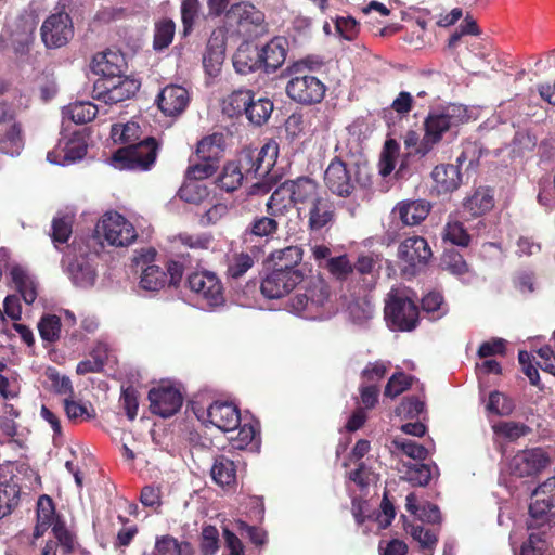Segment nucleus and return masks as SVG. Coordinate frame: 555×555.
Wrapping results in <instances>:
<instances>
[{
    "instance_id": "obj_27",
    "label": "nucleus",
    "mask_w": 555,
    "mask_h": 555,
    "mask_svg": "<svg viewBox=\"0 0 555 555\" xmlns=\"http://www.w3.org/2000/svg\"><path fill=\"white\" fill-rule=\"evenodd\" d=\"M287 184L288 181L285 180L273 191V193L268 198L266 203L268 215L282 218L285 217L294 207L291 188Z\"/></svg>"
},
{
    "instance_id": "obj_18",
    "label": "nucleus",
    "mask_w": 555,
    "mask_h": 555,
    "mask_svg": "<svg viewBox=\"0 0 555 555\" xmlns=\"http://www.w3.org/2000/svg\"><path fill=\"white\" fill-rule=\"evenodd\" d=\"M207 418L218 429L233 431L241 424V411L232 402L215 401L207 409Z\"/></svg>"
},
{
    "instance_id": "obj_29",
    "label": "nucleus",
    "mask_w": 555,
    "mask_h": 555,
    "mask_svg": "<svg viewBox=\"0 0 555 555\" xmlns=\"http://www.w3.org/2000/svg\"><path fill=\"white\" fill-rule=\"evenodd\" d=\"M37 522L34 529V537L36 539L43 535V533L54 525L57 518L55 505L51 496L42 494L37 501L36 509Z\"/></svg>"
},
{
    "instance_id": "obj_15",
    "label": "nucleus",
    "mask_w": 555,
    "mask_h": 555,
    "mask_svg": "<svg viewBox=\"0 0 555 555\" xmlns=\"http://www.w3.org/2000/svg\"><path fill=\"white\" fill-rule=\"evenodd\" d=\"M287 185L291 188L294 207L299 214L325 193L321 184L315 179L308 176L287 179Z\"/></svg>"
},
{
    "instance_id": "obj_43",
    "label": "nucleus",
    "mask_w": 555,
    "mask_h": 555,
    "mask_svg": "<svg viewBox=\"0 0 555 555\" xmlns=\"http://www.w3.org/2000/svg\"><path fill=\"white\" fill-rule=\"evenodd\" d=\"M492 430L496 436L508 441H516L517 439L526 437L532 433V428L528 425L514 421L499 422L492 425Z\"/></svg>"
},
{
    "instance_id": "obj_60",
    "label": "nucleus",
    "mask_w": 555,
    "mask_h": 555,
    "mask_svg": "<svg viewBox=\"0 0 555 555\" xmlns=\"http://www.w3.org/2000/svg\"><path fill=\"white\" fill-rule=\"evenodd\" d=\"M443 240L449 241L453 245L467 247L472 237L462 222L453 221L446 224L443 230Z\"/></svg>"
},
{
    "instance_id": "obj_30",
    "label": "nucleus",
    "mask_w": 555,
    "mask_h": 555,
    "mask_svg": "<svg viewBox=\"0 0 555 555\" xmlns=\"http://www.w3.org/2000/svg\"><path fill=\"white\" fill-rule=\"evenodd\" d=\"M122 67V56L112 51L98 53L92 60L93 72L101 76H121Z\"/></svg>"
},
{
    "instance_id": "obj_13",
    "label": "nucleus",
    "mask_w": 555,
    "mask_h": 555,
    "mask_svg": "<svg viewBox=\"0 0 555 555\" xmlns=\"http://www.w3.org/2000/svg\"><path fill=\"white\" fill-rule=\"evenodd\" d=\"M550 463L551 459L542 448L526 449L512 457L509 472L518 478L532 477L545 469Z\"/></svg>"
},
{
    "instance_id": "obj_57",
    "label": "nucleus",
    "mask_w": 555,
    "mask_h": 555,
    "mask_svg": "<svg viewBox=\"0 0 555 555\" xmlns=\"http://www.w3.org/2000/svg\"><path fill=\"white\" fill-rule=\"evenodd\" d=\"M441 268L454 275H463L469 271L464 257L454 249H448L443 253Z\"/></svg>"
},
{
    "instance_id": "obj_4",
    "label": "nucleus",
    "mask_w": 555,
    "mask_h": 555,
    "mask_svg": "<svg viewBox=\"0 0 555 555\" xmlns=\"http://www.w3.org/2000/svg\"><path fill=\"white\" fill-rule=\"evenodd\" d=\"M159 143L153 137H146L137 144L118 149L112 155V165L119 170L147 171L156 163Z\"/></svg>"
},
{
    "instance_id": "obj_45",
    "label": "nucleus",
    "mask_w": 555,
    "mask_h": 555,
    "mask_svg": "<svg viewBox=\"0 0 555 555\" xmlns=\"http://www.w3.org/2000/svg\"><path fill=\"white\" fill-rule=\"evenodd\" d=\"M87 147L88 145L82 137L74 135L65 144L64 158L61 164L67 165L76 160L82 159L87 154ZM47 158L51 163H56V160L52 159V153H48ZM57 164L60 163L57 162Z\"/></svg>"
},
{
    "instance_id": "obj_49",
    "label": "nucleus",
    "mask_w": 555,
    "mask_h": 555,
    "mask_svg": "<svg viewBox=\"0 0 555 555\" xmlns=\"http://www.w3.org/2000/svg\"><path fill=\"white\" fill-rule=\"evenodd\" d=\"M139 89L140 82L138 80L121 76L119 81H117L115 89L111 91V96H108L106 104H117L128 100L133 96Z\"/></svg>"
},
{
    "instance_id": "obj_38",
    "label": "nucleus",
    "mask_w": 555,
    "mask_h": 555,
    "mask_svg": "<svg viewBox=\"0 0 555 555\" xmlns=\"http://www.w3.org/2000/svg\"><path fill=\"white\" fill-rule=\"evenodd\" d=\"M194 550L190 542H179L176 538L167 534L157 538L153 555H193Z\"/></svg>"
},
{
    "instance_id": "obj_51",
    "label": "nucleus",
    "mask_w": 555,
    "mask_h": 555,
    "mask_svg": "<svg viewBox=\"0 0 555 555\" xmlns=\"http://www.w3.org/2000/svg\"><path fill=\"white\" fill-rule=\"evenodd\" d=\"M37 327L43 341L55 343L60 338L62 327L61 319L55 314H43Z\"/></svg>"
},
{
    "instance_id": "obj_33",
    "label": "nucleus",
    "mask_w": 555,
    "mask_h": 555,
    "mask_svg": "<svg viewBox=\"0 0 555 555\" xmlns=\"http://www.w3.org/2000/svg\"><path fill=\"white\" fill-rule=\"evenodd\" d=\"M304 250L297 245L287 246L283 249L275 250L272 254L275 269L284 271H302L300 263L302 261Z\"/></svg>"
},
{
    "instance_id": "obj_1",
    "label": "nucleus",
    "mask_w": 555,
    "mask_h": 555,
    "mask_svg": "<svg viewBox=\"0 0 555 555\" xmlns=\"http://www.w3.org/2000/svg\"><path fill=\"white\" fill-rule=\"evenodd\" d=\"M372 178V168L366 162H341L340 158H333L324 172L325 186L339 197L351 196L357 188H369Z\"/></svg>"
},
{
    "instance_id": "obj_59",
    "label": "nucleus",
    "mask_w": 555,
    "mask_h": 555,
    "mask_svg": "<svg viewBox=\"0 0 555 555\" xmlns=\"http://www.w3.org/2000/svg\"><path fill=\"white\" fill-rule=\"evenodd\" d=\"M313 310L323 307L330 298V287L324 280H317L309 284L305 291Z\"/></svg>"
},
{
    "instance_id": "obj_44",
    "label": "nucleus",
    "mask_w": 555,
    "mask_h": 555,
    "mask_svg": "<svg viewBox=\"0 0 555 555\" xmlns=\"http://www.w3.org/2000/svg\"><path fill=\"white\" fill-rule=\"evenodd\" d=\"M244 176L234 162H228L217 178V184L225 192L236 191L243 183Z\"/></svg>"
},
{
    "instance_id": "obj_17",
    "label": "nucleus",
    "mask_w": 555,
    "mask_h": 555,
    "mask_svg": "<svg viewBox=\"0 0 555 555\" xmlns=\"http://www.w3.org/2000/svg\"><path fill=\"white\" fill-rule=\"evenodd\" d=\"M157 105L166 116L181 115L190 103L189 91L179 85L166 86L157 96Z\"/></svg>"
},
{
    "instance_id": "obj_37",
    "label": "nucleus",
    "mask_w": 555,
    "mask_h": 555,
    "mask_svg": "<svg viewBox=\"0 0 555 555\" xmlns=\"http://www.w3.org/2000/svg\"><path fill=\"white\" fill-rule=\"evenodd\" d=\"M223 152V135L214 133L204 137L196 147V155L201 160H210L218 164Z\"/></svg>"
},
{
    "instance_id": "obj_16",
    "label": "nucleus",
    "mask_w": 555,
    "mask_h": 555,
    "mask_svg": "<svg viewBox=\"0 0 555 555\" xmlns=\"http://www.w3.org/2000/svg\"><path fill=\"white\" fill-rule=\"evenodd\" d=\"M365 126L363 120H356L346 129V134L337 145V155L334 158H340L341 162H363L362 160V128Z\"/></svg>"
},
{
    "instance_id": "obj_55",
    "label": "nucleus",
    "mask_w": 555,
    "mask_h": 555,
    "mask_svg": "<svg viewBox=\"0 0 555 555\" xmlns=\"http://www.w3.org/2000/svg\"><path fill=\"white\" fill-rule=\"evenodd\" d=\"M486 409L492 414L507 416L514 411L515 404L511 398L498 390H494L489 395Z\"/></svg>"
},
{
    "instance_id": "obj_50",
    "label": "nucleus",
    "mask_w": 555,
    "mask_h": 555,
    "mask_svg": "<svg viewBox=\"0 0 555 555\" xmlns=\"http://www.w3.org/2000/svg\"><path fill=\"white\" fill-rule=\"evenodd\" d=\"M23 146L22 129L18 125L13 124L0 141V151L4 154L16 156L20 155Z\"/></svg>"
},
{
    "instance_id": "obj_52",
    "label": "nucleus",
    "mask_w": 555,
    "mask_h": 555,
    "mask_svg": "<svg viewBox=\"0 0 555 555\" xmlns=\"http://www.w3.org/2000/svg\"><path fill=\"white\" fill-rule=\"evenodd\" d=\"M106 360V350L98 347L91 351L89 359L82 360L77 364L76 373L78 375L100 373L103 371Z\"/></svg>"
},
{
    "instance_id": "obj_32",
    "label": "nucleus",
    "mask_w": 555,
    "mask_h": 555,
    "mask_svg": "<svg viewBox=\"0 0 555 555\" xmlns=\"http://www.w3.org/2000/svg\"><path fill=\"white\" fill-rule=\"evenodd\" d=\"M254 92L248 89H237L231 92L222 102V112L229 117L245 115L251 103Z\"/></svg>"
},
{
    "instance_id": "obj_46",
    "label": "nucleus",
    "mask_w": 555,
    "mask_h": 555,
    "mask_svg": "<svg viewBox=\"0 0 555 555\" xmlns=\"http://www.w3.org/2000/svg\"><path fill=\"white\" fill-rule=\"evenodd\" d=\"M538 532H531L528 539L522 543L519 555H543L550 544L547 542V531L550 529H538Z\"/></svg>"
},
{
    "instance_id": "obj_34",
    "label": "nucleus",
    "mask_w": 555,
    "mask_h": 555,
    "mask_svg": "<svg viewBox=\"0 0 555 555\" xmlns=\"http://www.w3.org/2000/svg\"><path fill=\"white\" fill-rule=\"evenodd\" d=\"M405 501L406 509L421 521L433 525H439L441 522V513L436 504L426 502L423 505H418L414 493L408 494Z\"/></svg>"
},
{
    "instance_id": "obj_14",
    "label": "nucleus",
    "mask_w": 555,
    "mask_h": 555,
    "mask_svg": "<svg viewBox=\"0 0 555 555\" xmlns=\"http://www.w3.org/2000/svg\"><path fill=\"white\" fill-rule=\"evenodd\" d=\"M151 412L163 418L175 415L182 406V393L172 386L154 387L149 391Z\"/></svg>"
},
{
    "instance_id": "obj_9",
    "label": "nucleus",
    "mask_w": 555,
    "mask_h": 555,
    "mask_svg": "<svg viewBox=\"0 0 555 555\" xmlns=\"http://www.w3.org/2000/svg\"><path fill=\"white\" fill-rule=\"evenodd\" d=\"M186 284L189 289L209 307H219L225 301L222 282L214 272H193L188 276Z\"/></svg>"
},
{
    "instance_id": "obj_23",
    "label": "nucleus",
    "mask_w": 555,
    "mask_h": 555,
    "mask_svg": "<svg viewBox=\"0 0 555 555\" xmlns=\"http://www.w3.org/2000/svg\"><path fill=\"white\" fill-rule=\"evenodd\" d=\"M225 42L221 31L214 30L208 39L204 55L203 65L206 72L212 76L217 72L224 60Z\"/></svg>"
},
{
    "instance_id": "obj_8",
    "label": "nucleus",
    "mask_w": 555,
    "mask_h": 555,
    "mask_svg": "<svg viewBox=\"0 0 555 555\" xmlns=\"http://www.w3.org/2000/svg\"><path fill=\"white\" fill-rule=\"evenodd\" d=\"M96 233L111 246L131 245L138 237L133 224L119 212H107L96 225Z\"/></svg>"
},
{
    "instance_id": "obj_62",
    "label": "nucleus",
    "mask_w": 555,
    "mask_h": 555,
    "mask_svg": "<svg viewBox=\"0 0 555 555\" xmlns=\"http://www.w3.org/2000/svg\"><path fill=\"white\" fill-rule=\"evenodd\" d=\"M51 238L54 245L67 243L73 233V220L68 216L55 217L52 220Z\"/></svg>"
},
{
    "instance_id": "obj_40",
    "label": "nucleus",
    "mask_w": 555,
    "mask_h": 555,
    "mask_svg": "<svg viewBox=\"0 0 555 555\" xmlns=\"http://www.w3.org/2000/svg\"><path fill=\"white\" fill-rule=\"evenodd\" d=\"M494 205L493 196L488 190L478 189L473 195L467 197L464 202V208L472 216H482L492 209Z\"/></svg>"
},
{
    "instance_id": "obj_2",
    "label": "nucleus",
    "mask_w": 555,
    "mask_h": 555,
    "mask_svg": "<svg viewBox=\"0 0 555 555\" xmlns=\"http://www.w3.org/2000/svg\"><path fill=\"white\" fill-rule=\"evenodd\" d=\"M314 68V63L309 59L287 67L291 78L286 83L285 91L295 103L311 106L323 101L327 87L320 78L312 75Z\"/></svg>"
},
{
    "instance_id": "obj_12",
    "label": "nucleus",
    "mask_w": 555,
    "mask_h": 555,
    "mask_svg": "<svg viewBox=\"0 0 555 555\" xmlns=\"http://www.w3.org/2000/svg\"><path fill=\"white\" fill-rule=\"evenodd\" d=\"M73 251L79 250V254L72 258L70 254L64 257L67 273L73 283L79 287L92 286L96 279V271L88 258L87 247H82L76 240L72 244Z\"/></svg>"
},
{
    "instance_id": "obj_64",
    "label": "nucleus",
    "mask_w": 555,
    "mask_h": 555,
    "mask_svg": "<svg viewBox=\"0 0 555 555\" xmlns=\"http://www.w3.org/2000/svg\"><path fill=\"white\" fill-rule=\"evenodd\" d=\"M203 555H215L219 550V531L215 526H204L201 533L199 543Z\"/></svg>"
},
{
    "instance_id": "obj_21",
    "label": "nucleus",
    "mask_w": 555,
    "mask_h": 555,
    "mask_svg": "<svg viewBox=\"0 0 555 555\" xmlns=\"http://www.w3.org/2000/svg\"><path fill=\"white\" fill-rule=\"evenodd\" d=\"M288 42L284 37H274L262 48H259L263 70L266 73L275 72L280 68L287 55Z\"/></svg>"
},
{
    "instance_id": "obj_48",
    "label": "nucleus",
    "mask_w": 555,
    "mask_h": 555,
    "mask_svg": "<svg viewBox=\"0 0 555 555\" xmlns=\"http://www.w3.org/2000/svg\"><path fill=\"white\" fill-rule=\"evenodd\" d=\"M391 443V453L401 452L406 456L418 461L425 460L428 455V451L424 446L404 437H397Z\"/></svg>"
},
{
    "instance_id": "obj_42",
    "label": "nucleus",
    "mask_w": 555,
    "mask_h": 555,
    "mask_svg": "<svg viewBox=\"0 0 555 555\" xmlns=\"http://www.w3.org/2000/svg\"><path fill=\"white\" fill-rule=\"evenodd\" d=\"M20 493L17 483L10 481L0 483V519L9 516L17 507Z\"/></svg>"
},
{
    "instance_id": "obj_3",
    "label": "nucleus",
    "mask_w": 555,
    "mask_h": 555,
    "mask_svg": "<svg viewBox=\"0 0 555 555\" xmlns=\"http://www.w3.org/2000/svg\"><path fill=\"white\" fill-rule=\"evenodd\" d=\"M413 292L405 286L392 287L384 306V319L393 331L410 332L418 324V307Z\"/></svg>"
},
{
    "instance_id": "obj_47",
    "label": "nucleus",
    "mask_w": 555,
    "mask_h": 555,
    "mask_svg": "<svg viewBox=\"0 0 555 555\" xmlns=\"http://www.w3.org/2000/svg\"><path fill=\"white\" fill-rule=\"evenodd\" d=\"M167 283V273L163 271L158 266H147L140 279V286L150 292H157L165 287Z\"/></svg>"
},
{
    "instance_id": "obj_31",
    "label": "nucleus",
    "mask_w": 555,
    "mask_h": 555,
    "mask_svg": "<svg viewBox=\"0 0 555 555\" xmlns=\"http://www.w3.org/2000/svg\"><path fill=\"white\" fill-rule=\"evenodd\" d=\"M278 217L268 215V216H257L246 228L244 235L245 236H254L257 238H264L269 241L273 238L279 230L280 222Z\"/></svg>"
},
{
    "instance_id": "obj_35",
    "label": "nucleus",
    "mask_w": 555,
    "mask_h": 555,
    "mask_svg": "<svg viewBox=\"0 0 555 555\" xmlns=\"http://www.w3.org/2000/svg\"><path fill=\"white\" fill-rule=\"evenodd\" d=\"M255 257L248 253H233L227 259V280L229 282L240 280L255 266Z\"/></svg>"
},
{
    "instance_id": "obj_22",
    "label": "nucleus",
    "mask_w": 555,
    "mask_h": 555,
    "mask_svg": "<svg viewBox=\"0 0 555 555\" xmlns=\"http://www.w3.org/2000/svg\"><path fill=\"white\" fill-rule=\"evenodd\" d=\"M431 205L425 199L403 201L397 205L392 214L405 225H416L424 221Z\"/></svg>"
},
{
    "instance_id": "obj_11",
    "label": "nucleus",
    "mask_w": 555,
    "mask_h": 555,
    "mask_svg": "<svg viewBox=\"0 0 555 555\" xmlns=\"http://www.w3.org/2000/svg\"><path fill=\"white\" fill-rule=\"evenodd\" d=\"M304 271H284L273 268L260 284L261 294L268 299H279L288 295L304 281Z\"/></svg>"
},
{
    "instance_id": "obj_63",
    "label": "nucleus",
    "mask_w": 555,
    "mask_h": 555,
    "mask_svg": "<svg viewBox=\"0 0 555 555\" xmlns=\"http://www.w3.org/2000/svg\"><path fill=\"white\" fill-rule=\"evenodd\" d=\"M325 268L337 280L345 281L353 272V266L347 255L332 257L324 263Z\"/></svg>"
},
{
    "instance_id": "obj_19",
    "label": "nucleus",
    "mask_w": 555,
    "mask_h": 555,
    "mask_svg": "<svg viewBox=\"0 0 555 555\" xmlns=\"http://www.w3.org/2000/svg\"><path fill=\"white\" fill-rule=\"evenodd\" d=\"M306 210H308V228L311 231H320L335 220V207L326 193L312 205L307 206Z\"/></svg>"
},
{
    "instance_id": "obj_5",
    "label": "nucleus",
    "mask_w": 555,
    "mask_h": 555,
    "mask_svg": "<svg viewBox=\"0 0 555 555\" xmlns=\"http://www.w3.org/2000/svg\"><path fill=\"white\" fill-rule=\"evenodd\" d=\"M461 112V107L455 105L448 106L442 111L429 112L424 119V135L420 145L415 149V153L425 156L433 151L440 143L446 132L462 122Z\"/></svg>"
},
{
    "instance_id": "obj_58",
    "label": "nucleus",
    "mask_w": 555,
    "mask_h": 555,
    "mask_svg": "<svg viewBox=\"0 0 555 555\" xmlns=\"http://www.w3.org/2000/svg\"><path fill=\"white\" fill-rule=\"evenodd\" d=\"M179 197L191 204H199L208 196L207 188L198 184V181L185 180L178 191Z\"/></svg>"
},
{
    "instance_id": "obj_39",
    "label": "nucleus",
    "mask_w": 555,
    "mask_h": 555,
    "mask_svg": "<svg viewBox=\"0 0 555 555\" xmlns=\"http://www.w3.org/2000/svg\"><path fill=\"white\" fill-rule=\"evenodd\" d=\"M273 112V102L268 98H251V103L245 114L250 124L262 126L268 121Z\"/></svg>"
},
{
    "instance_id": "obj_28",
    "label": "nucleus",
    "mask_w": 555,
    "mask_h": 555,
    "mask_svg": "<svg viewBox=\"0 0 555 555\" xmlns=\"http://www.w3.org/2000/svg\"><path fill=\"white\" fill-rule=\"evenodd\" d=\"M555 505H548V502L544 498H538L531 493V502L528 508V519L526 520V527L528 530L534 529H550V512Z\"/></svg>"
},
{
    "instance_id": "obj_6",
    "label": "nucleus",
    "mask_w": 555,
    "mask_h": 555,
    "mask_svg": "<svg viewBox=\"0 0 555 555\" xmlns=\"http://www.w3.org/2000/svg\"><path fill=\"white\" fill-rule=\"evenodd\" d=\"M279 145L275 141L267 142L260 150L244 149L233 160L243 173L245 180L267 177L275 165Z\"/></svg>"
},
{
    "instance_id": "obj_56",
    "label": "nucleus",
    "mask_w": 555,
    "mask_h": 555,
    "mask_svg": "<svg viewBox=\"0 0 555 555\" xmlns=\"http://www.w3.org/2000/svg\"><path fill=\"white\" fill-rule=\"evenodd\" d=\"M413 380L414 376L409 375L402 371L396 372L388 379L386 386L384 387V396L391 398L398 397L405 390L410 389Z\"/></svg>"
},
{
    "instance_id": "obj_10",
    "label": "nucleus",
    "mask_w": 555,
    "mask_h": 555,
    "mask_svg": "<svg viewBox=\"0 0 555 555\" xmlns=\"http://www.w3.org/2000/svg\"><path fill=\"white\" fill-rule=\"evenodd\" d=\"M40 35L48 49L66 46L74 36L72 17L66 12L51 14L42 23Z\"/></svg>"
},
{
    "instance_id": "obj_53",
    "label": "nucleus",
    "mask_w": 555,
    "mask_h": 555,
    "mask_svg": "<svg viewBox=\"0 0 555 555\" xmlns=\"http://www.w3.org/2000/svg\"><path fill=\"white\" fill-rule=\"evenodd\" d=\"M411 535L418 543L420 551L423 554H434V550L438 543V533L435 530L426 529L423 526H413Z\"/></svg>"
},
{
    "instance_id": "obj_7",
    "label": "nucleus",
    "mask_w": 555,
    "mask_h": 555,
    "mask_svg": "<svg viewBox=\"0 0 555 555\" xmlns=\"http://www.w3.org/2000/svg\"><path fill=\"white\" fill-rule=\"evenodd\" d=\"M431 256V249L424 237L405 238L398 247L400 274L408 279L415 276L428 263Z\"/></svg>"
},
{
    "instance_id": "obj_61",
    "label": "nucleus",
    "mask_w": 555,
    "mask_h": 555,
    "mask_svg": "<svg viewBox=\"0 0 555 555\" xmlns=\"http://www.w3.org/2000/svg\"><path fill=\"white\" fill-rule=\"evenodd\" d=\"M176 25L171 20H163L155 25L153 47L155 50L167 48L173 39Z\"/></svg>"
},
{
    "instance_id": "obj_24",
    "label": "nucleus",
    "mask_w": 555,
    "mask_h": 555,
    "mask_svg": "<svg viewBox=\"0 0 555 555\" xmlns=\"http://www.w3.org/2000/svg\"><path fill=\"white\" fill-rule=\"evenodd\" d=\"M233 66L244 75L263 69L259 48L249 43L241 44L233 56Z\"/></svg>"
},
{
    "instance_id": "obj_41",
    "label": "nucleus",
    "mask_w": 555,
    "mask_h": 555,
    "mask_svg": "<svg viewBox=\"0 0 555 555\" xmlns=\"http://www.w3.org/2000/svg\"><path fill=\"white\" fill-rule=\"evenodd\" d=\"M142 131L141 127L134 122L115 124L111 128V138L118 144H137L140 141Z\"/></svg>"
},
{
    "instance_id": "obj_26",
    "label": "nucleus",
    "mask_w": 555,
    "mask_h": 555,
    "mask_svg": "<svg viewBox=\"0 0 555 555\" xmlns=\"http://www.w3.org/2000/svg\"><path fill=\"white\" fill-rule=\"evenodd\" d=\"M210 475L218 486L233 487L236 485V464L225 454H218L214 457Z\"/></svg>"
},
{
    "instance_id": "obj_20",
    "label": "nucleus",
    "mask_w": 555,
    "mask_h": 555,
    "mask_svg": "<svg viewBox=\"0 0 555 555\" xmlns=\"http://www.w3.org/2000/svg\"><path fill=\"white\" fill-rule=\"evenodd\" d=\"M431 178L437 194L452 193L457 190L462 183L460 165H437L431 171Z\"/></svg>"
},
{
    "instance_id": "obj_36",
    "label": "nucleus",
    "mask_w": 555,
    "mask_h": 555,
    "mask_svg": "<svg viewBox=\"0 0 555 555\" xmlns=\"http://www.w3.org/2000/svg\"><path fill=\"white\" fill-rule=\"evenodd\" d=\"M367 505L369 503L366 501L357 507L353 504V516L359 525L364 526V533L372 532L378 535L382 533V503H379L377 508L369 514H365L367 511Z\"/></svg>"
},
{
    "instance_id": "obj_54",
    "label": "nucleus",
    "mask_w": 555,
    "mask_h": 555,
    "mask_svg": "<svg viewBox=\"0 0 555 555\" xmlns=\"http://www.w3.org/2000/svg\"><path fill=\"white\" fill-rule=\"evenodd\" d=\"M66 114L75 124L83 125L95 118L98 107L91 102H76L67 106Z\"/></svg>"
},
{
    "instance_id": "obj_25",
    "label": "nucleus",
    "mask_w": 555,
    "mask_h": 555,
    "mask_svg": "<svg viewBox=\"0 0 555 555\" xmlns=\"http://www.w3.org/2000/svg\"><path fill=\"white\" fill-rule=\"evenodd\" d=\"M230 17L236 18L238 31L250 34L253 27L260 26L264 20L261 11L250 3L235 4L231 10Z\"/></svg>"
}]
</instances>
